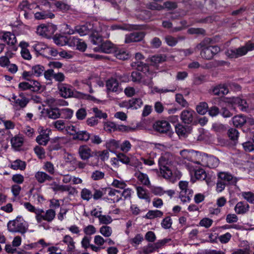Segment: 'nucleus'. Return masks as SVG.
<instances>
[{
	"label": "nucleus",
	"mask_w": 254,
	"mask_h": 254,
	"mask_svg": "<svg viewBox=\"0 0 254 254\" xmlns=\"http://www.w3.org/2000/svg\"><path fill=\"white\" fill-rule=\"evenodd\" d=\"M33 5L27 0L22 1L18 5V8L22 11H26V9H32Z\"/></svg>",
	"instance_id": "obj_60"
},
{
	"label": "nucleus",
	"mask_w": 254,
	"mask_h": 254,
	"mask_svg": "<svg viewBox=\"0 0 254 254\" xmlns=\"http://www.w3.org/2000/svg\"><path fill=\"white\" fill-rule=\"evenodd\" d=\"M250 208L249 205L243 201H240L237 203L235 207V211L238 214H244L249 211Z\"/></svg>",
	"instance_id": "obj_27"
},
{
	"label": "nucleus",
	"mask_w": 254,
	"mask_h": 254,
	"mask_svg": "<svg viewBox=\"0 0 254 254\" xmlns=\"http://www.w3.org/2000/svg\"><path fill=\"white\" fill-rule=\"evenodd\" d=\"M190 126H184L180 123L175 125V131L179 137H186L191 130Z\"/></svg>",
	"instance_id": "obj_18"
},
{
	"label": "nucleus",
	"mask_w": 254,
	"mask_h": 254,
	"mask_svg": "<svg viewBox=\"0 0 254 254\" xmlns=\"http://www.w3.org/2000/svg\"><path fill=\"white\" fill-rule=\"evenodd\" d=\"M107 188H101L99 189H94V193L93 194V198L94 200H97L102 198V197L106 194L108 190Z\"/></svg>",
	"instance_id": "obj_44"
},
{
	"label": "nucleus",
	"mask_w": 254,
	"mask_h": 254,
	"mask_svg": "<svg viewBox=\"0 0 254 254\" xmlns=\"http://www.w3.org/2000/svg\"><path fill=\"white\" fill-rule=\"evenodd\" d=\"M89 40L93 44L99 46L103 42L104 38L100 32L94 30L90 34Z\"/></svg>",
	"instance_id": "obj_23"
},
{
	"label": "nucleus",
	"mask_w": 254,
	"mask_h": 254,
	"mask_svg": "<svg viewBox=\"0 0 254 254\" xmlns=\"http://www.w3.org/2000/svg\"><path fill=\"white\" fill-rule=\"evenodd\" d=\"M134 176L143 185L149 186L150 185L149 178L146 174L139 171L138 172H136L135 173Z\"/></svg>",
	"instance_id": "obj_31"
},
{
	"label": "nucleus",
	"mask_w": 254,
	"mask_h": 254,
	"mask_svg": "<svg viewBox=\"0 0 254 254\" xmlns=\"http://www.w3.org/2000/svg\"><path fill=\"white\" fill-rule=\"evenodd\" d=\"M81 197L83 200L89 201L92 197H93V194L90 190L86 188H84L81 191Z\"/></svg>",
	"instance_id": "obj_53"
},
{
	"label": "nucleus",
	"mask_w": 254,
	"mask_h": 254,
	"mask_svg": "<svg viewBox=\"0 0 254 254\" xmlns=\"http://www.w3.org/2000/svg\"><path fill=\"white\" fill-rule=\"evenodd\" d=\"M26 166V164L25 162L20 159H16L11 164L10 168L14 170L19 169L23 171L25 169Z\"/></svg>",
	"instance_id": "obj_35"
},
{
	"label": "nucleus",
	"mask_w": 254,
	"mask_h": 254,
	"mask_svg": "<svg viewBox=\"0 0 254 254\" xmlns=\"http://www.w3.org/2000/svg\"><path fill=\"white\" fill-rule=\"evenodd\" d=\"M67 130L73 140L86 142L91 138V134L87 130H80L79 128L75 126L67 127Z\"/></svg>",
	"instance_id": "obj_3"
},
{
	"label": "nucleus",
	"mask_w": 254,
	"mask_h": 254,
	"mask_svg": "<svg viewBox=\"0 0 254 254\" xmlns=\"http://www.w3.org/2000/svg\"><path fill=\"white\" fill-rule=\"evenodd\" d=\"M220 51V48L217 46H209L204 47L200 52L201 57L203 59L211 60Z\"/></svg>",
	"instance_id": "obj_7"
},
{
	"label": "nucleus",
	"mask_w": 254,
	"mask_h": 254,
	"mask_svg": "<svg viewBox=\"0 0 254 254\" xmlns=\"http://www.w3.org/2000/svg\"><path fill=\"white\" fill-rule=\"evenodd\" d=\"M217 179L223 182L225 184L228 186L229 185H236L237 183V179L234 177L230 173L225 172H219L217 175Z\"/></svg>",
	"instance_id": "obj_12"
},
{
	"label": "nucleus",
	"mask_w": 254,
	"mask_h": 254,
	"mask_svg": "<svg viewBox=\"0 0 254 254\" xmlns=\"http://www.w3.org/2000/svg\"><path fill=\"white\" fill-rule=\"evenodd\" d=\"M92 154L93 156L97 157L98 158H100V159L103 161H105L106 159H107L109 157V152L107 150L92 152Z\"/></svg>",
	"instance_id": "obj_50"
},
{
	"label": "nucleus",
	"mask_w": 254,
	"mask_h": 254,
	"mask_svg": "<svg viewBox=\"0 0 254 254\" xmlns=\"http://www.w3.org/2000/svg\"><path fill=\"white\" fill-rule=\"evenodd\" d=\"M120 84L118 80L115 78H111L106 81V86L108 92H115L120 93L122 89L120 86Z\"/></svg>",
	"instance_id": "obj_13"
},
{
	"label": "nucleus",
	"mask_w": 254,
	"mask_h": 254,
	"mask_svg": "<svg viewBox=\"0 0 254 254\" xmlns=\"http://www.w3.org/2000/svg\"><path fill=\"white\" fill-rule=\"evenodd\" d=\"M233 125L236 127H241L246 124L247 120L245 116L240 115L232 118Z\"/></svg>",
	"instance_id": "obj_29"
},
{
	"label": "nucleus",
	"mask_w": 254,
	"mask_h": 254,
	"mask_svg": "<svg viewBox=\"0 0 254 254\" xmlns=\"http://www.w3.org/2000/svg\"><path fill=\"white\" fill-rule=\"evenodd\" d=\"M169 160L165 157L161 156L158 160L160 173L164 178H170L172 176V170L167 166Z\"/></svg>",
	"instance_id": "obj_8"
},
{
	"label": "nucleus",
	"mask_w": 254,
	"mask_h": 254,
	"mask_svg": "<svg viewBox=\"0 0 254 254\" xmlns=\"http://www.w3.org/2000/svg\"><path fill=\"white\" fill-rule=\"evenodd\" d=\"M193 171L196 179L204 180L206 179L207 175L204 169L196 167L195 168H194Z\"/></svg>",
	"instance_id": "obj_43"
},
{
	"label": "nucleus",
	"mask_w": 254,
	"mask_h": 254,
	"mask_svg": "<svg viewBox=\"0 0 254 254\" xmlns=\"http://www.w3.org/2000/svg\"><path fill=\"white\" fill-rule=\"evenodd\" d=\"M172 223L173 222L171 217L167 216L162 220L161 224L163 228L168 229L171 227Z\"/></svg>",
	"instance_id": "obj_59"
},
{
	"label": "nucleus",
	"mask_w": 254,
	"mask_h": 254,
	"mask_svg": "<svg viewBox=\"0 0 254 254\" xmlns=\"http://www.w3.org/2000/svg\"><path fill=\"white\" fill-rule=\"evenodd\" d=\"M132 66L135 67L137 70L136 71H133L130 75L131 80L134 83H141V80L143 78V75L140 72L145 74L147 73L150 74V73L148 64L142 62L137 61L134 62L132 64Z\"/></svg>",
	"instance_id": "obj_2"
},
{
	"label": "nucleus",
	"mask_w": 254,
	"mask_h": 254,
	"mask_svg": "<svg viewBox=\"0 0 254 254\" xmlns=\"http://www.w3.org/2000/svg\"><path fill=\"white\" fill-rule=\"evenodd\" d=\"M105 146L108 150L111 152L115 153L116 151L120 148V141L110 139L106 141Z\"/></svg>",
	"instance_id": "obj_25"
},
{
	"label": "nucleus",
	"mask_w": 254,
	"mask_h": 254,
	"mask_svg": "<svg viewBox=\"0 0 254 254\" xmlns=\"http://www.w3.org/2000/svg\"><path fill=\"white\" fill-rule=\"evenodd\" d=\"M100 232L104 237H110L112 233V230L110 226H102L100 228Z\"/></svg>",
	"instance_id": "obj_62"
},
{
	"label": "nucleus",
	"mask_w": 254,
	"mask_h": 254,
	"mask_svg": "<svg viewBox=\"0 0 254 254\" xmlns=\"http://www.w3.org/2000/svg\"><path fill=\"white\" fill-rule=\"evenodd\" d=\"M76 31L80 36H84L90 34L94 30H93V25L90 23L80 25L76 27Z\"/></svg>",
	"instance_id": "obj_20"
},
{
	"label": "nucleus",
	"mask_w": 254,
	"mask_h": 254,
	"mask_svg": "<svg viewBox=\"0 0 254 254\" xmlns=\"http://www.w3.org/2000/svg\"><path fill=\"white\" fill-rule=\"evenodd\" d=\"M167 60V56L165 54H157L151 58V62L155 64H158L165 62Z\"/></svg>",
	"instance_id": "obj_41"
},
{
	"label": "nucleus",
	"mask_w": 254,
	"mask_h": 254,
	"mask_svg": "<svg viewBox=\"0 0 254 254\" xmlns=\"http://www.w3.org/2000/svg\"><path fill=\"white\" fill-rule=\"evenodd\" d=\"M239 132L237 129L234 128H230L227 131V134L229 138L232 140H237L239 137Z\"/></svg>",
	"instance_id": "obj_55"
},
{
	"label": "nucleus",
	"mask_w": 254,
	"mask_h": 254,
	"mask_svg": "<svg viewBox=\"0 0 254 254\" xmlns=\"http://www.w3.org/2000/svg\"><path fill=\"white\" fill-rule=\"evenodd\" d=\"M85 55L87 57L93 58L97 61H107V60H110V59L108 56H105L100 55H98V54L86 53Z\"/></svg>",
	"instance_id": "obj_56"
},
{
	"label": "nucleus",
	"mask_w": 254,
	"mask_h": 254,
	"mask_svg": "<svg viewBox=\"0 0 254 254\" xmlns=\"http://www.w3.org/2000/svg\"><path fill=\"white\" fill-rule=\"evenodd\" d=\"M185 192L186 194L183 195V196L180 194V197L183 202H190L192 196L193 191L191 189H188Z\"/></svg>",
	"instance_id": "obj_54"
},
{
	"label": "nucleus",
	"mask_w": 254,
	"mask_h": 254,
	"mask_svg": "<svg viewBox=\"0 0 254 254\" xmlns=\"http://www.w3.org/2000/svg\"><path fill=\"white\" fill-rule=\"evenodd\" d=\"M57 29L56 25L48 23L39 25L37 28V33L44 37L51 39Z\"/></svg>",
	"instance_id": "obj_5"
},
{
	"label": "nucleus",
	"mask_w": 254,
	"mask_h": 254,
	"mask_svg": "<svg viewBox=\"0 0 254 254\" xmlns=\"http://www.w3.org/2000/svg\"><path fill=\"white\" fill-rule=\"evenodd\" d=\"M153 128L156 132L161 134H165L170 137H171L174 134L170 124L166 120H159L156 121L153 124Z\"/></svg>",
	"instance_id": "obj_4"
},
{
	"label": "nucleus",
	"mask_w": 254,
	"mask_h": 254,
	"mask_svg": "<svg viewBox=\"0 0 254 254\" xmlns=\"http://www.w3.org/2000/svg\"><path fill=\"white\" fill-rule=\"evenodd\" d=\"M0 39L5 42L8 46L9 49L13 51H16L18 49V47L16 45L17 40L15 35L8 31H1L0 33Z\"/></svg>",
	"instance_id": "obj_6"
},
{
	"label": "nucleus",
	"mask_w": 254,
	"mask_h": 254,
	"mask_svg": "<svg viewBox=\"0 0 254 254\" xmlns=\"http://www.w3.org/2000/svg\"><path fill=\"white\" fill-rule=\"evenodd\" d=\"M247 54L243 46L238 48L230 49L226 52L227 56L230 59H236Z\"/></svg>",
	"instance_id": "obj_15"
},
{
	"label": "nucleus",
	"mask_w": 254,
	"mask_h": 254,
	"mask_svg": "<svg viewBox=\"0 0 254 254\" xmlns=\"http://www.w3.org/2000/svg\"><path fill=\"white\" fill-rule=\"evenodd\" d=\"M229 106L230 104L232 107L233 106L237 105V107H239L242 110H246L248 107V104L246 101L245 99H241L240 97H233L229 100L228 101Z\"/></svg>",
	"instance_id": "obj_17"
},
{
	"label": "nucleus",
	"mask_w": 254,
	"mask_h": 254,
	"mask_svg": "<svg viewBox=\"0 0 254 254\" xmlns=\"http://www.w3.org/2000/svg\"><path fill=\"white\" fill-rule=\"evenodd\" d=\"M188 151L186 150L181 152V155L188 160H190L197 164H200L203 167L209 168H215L219 165V159L213 155H208L205 153L193 151L192 155L197 157V160H193L189 156H185Z\"/></svg>",
	"instance_id": "obj_1"
},
{
	"label": "nucleus",
	"mask_w": 254,
	"mask_h": 254,
	"mask_svg": "<svg viewBox=\"0 0 254 254\" xmlns=\"http://www.w3.org/2000/svg\"><path fill=\"white\" fill-rule=\"evenodd\" d=\"M47 115L52 119H57L60 117V110L58 108H51L47 109Z\"/></svg>",
	"instance_id": "obj_36"
},
{
	"label": "nucleus",
	"mask_w": 254,
	"mask_h": 254,
	"mask_svg": "<svg viewBox=\"0 0 254 254\" xmlns=\"http://www.w3.org/2000/svg\"><path fill=\"white\" fill-rule=\"evenodd\" d=\"M63 242L67 245V251L68 253L73 252L75 249V242L73 238L69 235H65L63 240Z\"/></svg>",
	"instance_id": "obj_26"
},
{
	"label": "nucleus",
	"mask_w": 254,
	"mask_h": 254,
	"mask_svg": "<svg viewBox=\"0 0 254 254\" xmlns=\"http://www.w3.org/2000/svg\"><path fill=\"white\" fill-rule=\"evenodd\" d=\"M116 46L114 44L108 40L103 41L99 46L93 48L95 52H101L106 54H110L115 51Z\"/></svg>",
	"instance_id": "obj_9"
},
{
	"label": "nucleus",
	"mask_w": 254,
	"mask_h": 254,
	"mask_svg": "<svg viewBox=\"0 0 254 254\" xmlns=\"http://www.w3.org/2000/svg\"><path fill=\"white\" fill-rule=\"evenodd\" d=\"M58 88L61 96L64 98L70 97L73 95L71 86L67 84L60 83Z\"/></svg>",
	"instance_id": "obj_16"
},
{
	"label": "nucleus",
	"mask_w": 254,
	"mask_h": 254,
	"mask_svg": "<svg viewBox=\"0 0 254 254\" xmlns=\"http://www.w3.org/2000/svg\"><path fill=\"white\" fill-rule=\"evenodd\" d=\"M242 196L249 203L254 204V193L251 191L242 192Z\"/></svg>",
	"instance_id": "obj_61"
},
{
	"label": "nucleus",
	"mask_w": 254,
	"mask_h": 254,
	"mask_svg": "<svg viewBox=\"0 0 254 254\" xmlns=\"http://www.w3.org/2000/svg\"><path fill=\"white\" fill-rule=\"evenodd\" d=\"M143 240V237L142 235L141 234H137L133 238H132L129 240V243L132 246L134 247L140 244Z\"/></svg>",
	"instance_id": "obj_52"
},
{
	"label": "nucleus",
	"mask_w": 254,
	"mask_h": 254,
	"mask_svg": "<svg viewBox=\"0 0 254 254\" xmlns=\"http://www.w3.org/2000/svg\"><path fill=\"white\" fill-rule=\"evenodd\" d=\"M16 221H17L16 232L22 234L25 233L26 231V229L24 225L23 217L21 216H18L16 218Z\"/></svg>",
	"instance_id": "obj_37"
},
{
	"label": "nucleus",
	"mask_w": 254,
	"mask_h": 254,
	"mask_svg": "<svg viewBox=\"0 0 254 254\" xmlns=\"http://www.w3.org/2000/svg\"><path fill=\"white\" fill-rule=\"evenodd\" d=\"M73 111L69 108H64L60 110V117L64 119H70L72 118Z\"/></svg>",
	"instance_id": "obj_45"
},
{
	"label": "nucleus",
	"mask_w": 254,
	"mask_h": 254,
	"mask_svg": "<svg viewBox=\"0 0 254 254\" xmlns=\"http://www.w3.org/2000/svg\"><path fill=\"white\" fill-rule=\"evenodd\" d=\"M123 103L127 108L136 110L141 107L143 104V102L140 98H132L128 102H125Z\"/></svg>",
	"instance_id": "obj_21"
},
{
	"label": "nucleus",
	"mask_w": 254,
	"mask_h": 254,
	"mask_svg": "<svg viewBox=\"0 0 254 254\" xmlns=\"http://www.w3.org/2000/svg\"><path fill=\"white\" fill-rule=\"evenodd\" d=\"M208 109V104L205 102H200L196 107L197 112L202 115H204L207 112Z\"/></svg>",
	"instance_id": "obj_48"
},
{
	"label": "nucleus",
	"mask_w": 254,
	"mask_h": 254,
	"mask_svg": "<svg viewBox=\"0 0 254 254\" xmlns=\"http://www.w3.org/2000/svg\"><path fill=\"white\" fill-rule=\"evenodd\" d=\"M76 117L78 120H83L87 116V112L85 108H81L76 112Z\"/></svg>",
	"instance_id": "obj_63"
},
{
	"label": "nucleus",
	"mask_w": 254,
	"mask_h": 254,
	"mask_svg": "<svg viewBox=\"0 0 254 254\" xmlns=\"http://www.w3.org/2000/svg\"><path fill=\"white\" fill-rule=\"evenodd\" d=\"M85 55L87 57L93 58L97 61H107V60H110V59L108 56H105L100 55H98V54L86 53Z\"/></svg>",
	"instance_id": "obj_57"
},
{
	"label": "nucleus",
	"mask_w": 254,
	"mask_h": 254,
	"mask_svg": "<svg viewBox=\"0 0 254 254\" xmlns=\"http://www.w3.org/2000/svg\"><path fill=\"white\" fill-rule=\"evenodd\" d=\"M46 46V45L41 42L35 44L33 46V50L35 52L37 56H41V54L43 53Z\"/></svg>",
	"instance_id": "obj_49"
},
{
	"label": "nucleus",
	"mask_w": 254,
	"mask_h": 254,
	"mask_svg": "<svg viewBox=\"0 0 254 254\" xmlns=\"http://www.w3.org/2000/svg\"><path fill=\"white\" fill-rule=\"evenodd\" d=\"M163 6H164V9H167L168 10H174L178 7L177 3L176 2L171 1L164 2Z\"/></svg>",
	"instance_id": "obj_64"
},
{
	"label": "nucleus",
	"mask_w": 254,
	"mask_h": 254,
	"mask_svg": "<svg viewBox=\"0 0 254 254\" xmlns=\"http://www.w3.org/2000/svg\"><path fill=\"white\" fill-rule=\"evenodd\" d=\"M53 39L54 43L58 46L65 45L68 42V37L61 34L54 35Z\"/></svg>",
	"instance_id": "obj_32"
},
{
	"label": "nucleus",
	"mask_w": 254,
	"mask_h": 254,
	"mask_svg": "<svg viewBox=\"0 0 254 254\" xmlns=\"http://www.w3.org/2000/svg\"><path fill=\"white\" fill-rule=\"evenodd\" d=\"M55 5L57 8L63 12H66L70 8V5L62 1H57L55 3Z\"/></svg>",
	"instance_id": "obj_51"
},
{
	"label": "nucleus",
	"mask_w": 254,
	"mask_h": 254,
	"mask_svg": "<svg viewBox=\"0 0 254 254\" xmlns=\"http://www.w3.org/2000/svg\"><path fill=\"white\" fill-rule=\"evenodd\" d=\"M184 39V37H179L175 38L171 35H167L165 37V41L166 44L170 47L175 46L178 42L179 40Z\"/></svg>",
	"instance_id": "obj_39"
},
{
	"label": "nucleus",
	"mask_w": 254,
	"mask_h": 254,
	"mask_svg": "<svg viewBox=\"0 0 254 254\" xmlns=\"http://www.w3.org/2000/svg\"><path fill=\"white\" fill-rule=\"evenodd\" d=\"M145 34L144 31H137L131 33L129 35H126L125 42L126 43H130L132 42H140L144 39Z\"/></svg>",
	"instance_id": "obj_14"
},
{
	"label": "nucleus",
	"mask_w": 254,
	"mask_h": 254,
	"mask_svg": "<svg viewBox=\"0 0 254 254\" xmlns=\"http://www.w3.org/2000/svg\"><path fill=\"white\" fill-rule=\"evenodd\" d=\"M44 213V210L42 209V212H40L39 214H38V217L36 220L38 223H41L43 220L46 221L48 222H51L55 218L56 214V211L53 209H49L47 210L45 214H43V213Z\"/></svg>",
	"instance_id": "obj_11"
},
{
	"label": "nucleus",
	"mask_w": 254,
	"mask_h": 254,
	"mask_svg": "<svg viewBox=\"0 0 254 254\" xmlns=\"http://www.w3.org/2000/svg\"><path fill=\"white\" fill-rule=\"evenodd\" d=\"M92 111L95 114V117L97 119H106L108 117L107 114L103 112L101 110H99L97 107H94L92 108Z\"/></svg>",
	"instance_id": "obj_58"
},
{
	"label": "nucleus",
	"mask_w": 254,
	"mask_h": 254,
	"mask_svg": "<svg viewBox=\"0 0 254 254\" xmlns=\"http://www.w3.org/2000/svg\"><path fill=\"white\" fill-rule=\"evenodd\" d=\"M35 19L38 20L45 19L47 18H53L55 17V15L49 11H42L37 12L34 14Z\"/></svg>",
	"instance_id": "obj_34"
},
{
	"label": "nucleus",
	"mask_w": 254,
	"mask_h": 254,
	"mask_svg": "<svg viewBox=\"0 0 254 254\" xmlns=\"http://www.w3.org/2000/svg\"><path fill=\"white\" fill-rule=\"evenodd\" d=\"M31 70L34 76L40 77L43 74L45 71V67L41 64H37L32 66Z\"/></svg>",
	"instance_id": "obj_38"
},
{
	"label": "nucleus",
	"mask_w": 254,
	"mask_h": 254,
	"mask_svg": "<svg viewBox=\"0 0 254 254\" xmlns=\"http://www.w3.org/2000/svg\"><path fill=\"white\" fill-rule=\"evenodd\" d=\"M196 114L191 109L183 111L181 114V119L185 124L190 125L195 122Z\"/></svg>",
	"instance_id": "obj_10"
},
{
	"label": "nucleus",
	"mask_w": 254,
	"mask_h": 254,
	"mask_svg": "<svg viewBox=\"0 0 254 254\" xmlns=\"http://www.w3.org/2000/svg\"><path fill=\"white\" fill-rule=\"evenodd\" d=\"M113 53H115L116 58L119 60H126L129 58L128 53L123 49H117L116 48L115 51Z\"/></svg>",
	"instance_id": "obj_33"
},
{
	"label": "nucleus",
	"mask_w": 254,
	"mask_h": 254,
	"mask_svg": "<svg viewBox=\"0 0 254 254\" xmlns=\"http://www.w3.org/2000/svg\"><path fill=\"white\" fill-rule=\"evenodd\" d=\"M35 178L39 184H43L46 181H51L53 177L43 171H38L35 174Z\"/></svg>",
	"instance_id": "obj_24"
},
{
	"label": "nucleus",
	"mask_w": 254,
	"mask_h": 254,
	"mask_svg": "<svg viewBox=\"0 0 254 254\" xmlns=\"http://www.w3.org/2000/svg\"><path fill=\"white\" fill-rule=\"evenodd\" d=\"M24 206L28 211L35 214V218L37 220L38 214H39L40 212H42V209H36L34 205H32L31 203L29 202H24Z\"/></svg>",
	"instance_id": "obj_46"
},
{
	"label": "nucleus",
	"mask_w": 254,
	"mask_h": 254,
	"mask_svg": "<svg viewBox=\"0 0 254 254\" xmlns=\"http://www.w3.org/2000/svg\"><path fill=\"white\" fill-rule=\"evenodd\" d=\"M136 191L138 197L142 199H144L146 202L150 201V198L148 190L142 187L138 186L136 188Z\"/></svg>",
	"instance_id": "obj_28"
},
{
	"label": "nucleus",
	"mask_w": 254,
	"mask_h": 254,
	"mask_svg": "<svg viewBox=\"0 0 254 254\" xmlns=\"http://www.w3.org/2000/svg\"><path fill=\"white\" fill-rule=\"evenodd\" d=\"M78 153L80 158L83 160L93 156L91 149L86 145H81L78 149Z\"/></svg>",
	"instance_id": "obj_22"
},
{
	"label": "nucleus",
	"mask_w": 254,
	"mask_h": 254,
	"mask_svg": "<svg viewBox=\"0 0 254 254\" xmlns=\"http://www.w3.org/2000/svg\"><path fill=\"white\" fill-rule=\"evenodd\" d=\"M10 142L12 148L16 151H19L23 144V139L16 135L11 139Z\"/></svg>",
	"instance_id": "obj_30"
},
{
	"label": "nucleus",
	"mask_w": 254,
	"mask_h": 254,
	"mask_svg": "<svg viewBox=\"0 0 254 254\" xmlns=\"http://www.w3.org/2000/svg\"><path fill=\"white\" fill-rule=\"evenodd\" d=\"M212 128L217 133L223 134L226 132L227 127L226 125L219 123H215L212 125Z\"/></svg>",
	"instance_id": "obj_47"
},
{
	"label": "nucleus",
	"mask_w": 254,
	"mask_h": 254,
	"mask_svg": "<svg viewBox=\"0 0 254 254\" xmlns=\"http://www.w3.org/2000/svg\"><path fill=\"white\" fill-rule=\"evenodd\" d=\"M58 54V52L56 49L46 46L43 53H42L41 56L46 58H49L50 56L56 57Z\"/></svg>",
	"instance_id": "obj_40"
},
{
	"label": "nucleus",
	"mask_w": 254,
	"mask_h": 254,
	"mask_svg": "<svg viewBox=\"0 0 254 254\" xmlns=\"http://www.w3.org/2000/svg\"><path fill=\"white\" fill-rule=\"evenodd\" d=\"M163 212L159 210H149L145 215V218L149 219H152L157 217H161Z\"/></svg>",
	"instance_id": "obj_42"
},
{
	"label": "nucleus",
	"mask_w": 254,
	"mask_h": 254,
	"mask_svg": "<svg viewBox=\"0 0 254 254\" xmlns=\"http://www.w3.org/2000/svg\"><path fill=\"white\" fill-rule=\"evenodd\" d=\"M229 92V89L225 84H218L210 90V94L214 95H226Z\"/></svg>",
	"instance_id": "obj_19"
}]
</instances>
